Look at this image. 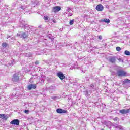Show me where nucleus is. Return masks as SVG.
I'll return each mask as SVG.
<instances>
[{"label":"nucleus","mask_w":130,"mask_h":130,"mask_svg":"<svg viewBox=\"0 0 130 130\" xmlns=\"http://www.w3.org/2000/svg\"><path fill=\"white\" fill-rule=\"evenodd\" d=\"M117 75L118 77H124L126 75V72L122 70H119L117 71Z\"/></svg>","instance_id":"obj_1"},{"label":"nucleus","mask_w":130,"mask_h":130,"mask_svg":"<svg viewBox=\"0 0 130 130\" xmlns=\"http://www.w3.org/2000/svg\"><path fill=\"white\" fill-rule=\"evenodd\" d=\"M17 36H19L21 38H23L25 39V38H27V37H28V35H27L25 32L23 33L22 32H20L19 33L17 34Z\"/></svg>","instance_id":"obj_2"},{"label":"nucleus","mask_w":130,"mask_h":130,"mask_svg":"<svg viewBox=\"0 0 130 130\" xmlns=\"http://www.w3.org/2000/svg\"><path fill=\"white\" fill-rule=\"evenodd\" d=\"M60 10H61L60 6H55L53 7L52 11L54 13H57V12H59Z\"/></svg>","instance_id":"obj_3"},{"label":"nucleus","mask_w":130,"mask_h":130,"mask_svg":"<svg viewBox=\"0 0 130 130\" xmlns=\"http://www.w3.org/2000/svg\"><path fill=\"white\" fill-rule=\"evenodd\" d=\"M12 81L15 83L19 81V75L18 74H15L13 76Z\"/></svg>","instance_id":"obj_4"},{"label":"nucleus","mask_w":130,"mask_h":130,"mask_svg":"<svg viewBox=\"0 0 130 130\" xmlns=\"http://www.w3.org/2000/svg\"><path fill=\"white\" fill-rule=\"evenodd\" d=\"M130 109H122L119 111V113H121V114H127V113H129Z\"/></svg>","instance_id":"obj_5"},{"label":"nucleus","mask_w":130,"mask_h":130,"mask_svg":"<svg viewBox=\"0 0 130 130\" xmlns=\"http://www.w3.org/2000/svg\"><path fill=\"white\" fill-rule=\"evenodd\" d=\"M11 124H13L14 125H19L20 124V120L18 119H14L11 122Z\"/></svg>","instance_id":"obj_6"},{"label":"nucleus","mask_w":130,"mask_h":130,"mask_svg":"<svg viewBox=\"0 0 130 130\" xmlns=\"http://www.w3.org/2000/svg\"><path fill=\"white\" fill-rule=\"evenodd\" d=\"M57 76L59 77L60 80H63L66 78V76H64L63 73H62V72H58L57 74Z\"/></svg>","instance_id":"obj_7"},{"label":"nucleus","mask_w":130,"mask_h":130,"mask_svg":"<svg viewBox=\"0 0 130 130\" xmlns=\"http://www.w3.org/2000/svg\"><path fill=\"white\" fill-rule=\"evenodd\" d=\"M103 9H104L103 6H102V5L101 4H99L96 7V10H97V11H99V12L103 11Z\"/></svg>","instance_id":"obj_8"},{"label":"nucleus","mask_w":130,"mask_h":130,"mask_svg":"<svg viewBox=\"0 0 130 130\" xmlns=\"http://www.w3.org/2000/svg\"><path fill=\"white\" fill-rule=\"evenodd\" d=\"M56 112L57 113L61 114V113H67L68 111L67 110H63L62 109H57L56 110Z\"/></svg>","instance_id":"obj_9"},{"label":"nucleus","mask_w":130,"mask_h":130,"mask_svg":"<svg viewBox=\"0 0 130 130\" xmlns=\"http://www.w3.org/2000/svg\"><path fill=\"white\" fill-rule=\"evenodd\" d=\"M27 89L28 90H32V89H36V84H30L27 86Z\"/></svg>","instance_id":"obj_10"},{"label":"nucleus","mask_w":130,"mask_h":130,"mask_svg":"<svg viewBox=\"0 0 130 130\" xmlns=\"http://www.w3.org/2000/svg\"><path fill=\"white\" fill-rule=\"evenodd\" d=\"M113 126H115L116 128H119L120 130H124V128L121 126L120 125H118L117 124L114 123Z\"/></svg>","instance_id":"obj_11"},{"label":"nucleus","mask_w":130,"mask_h":130,"mask_svg":"<svg viewBox=\"0 0 130 130\" xmlns=\"http://www.w3.org/2000/svg\"><path fill=\"white\" fill-rule=\"evenodd\" d=\"M109 61L112 62V63H114L116 61V58L115 57H111L109 59Z\"/></svg>","instance_id":"obj_12"},{"label":"nucleus","mask_w":130,"mask_h":130,"mask_svg":"<svg viewBox=\"0 0 130 130\" xmlns=\"http://www.w3.org/2000/svg\"><path fill=\"white\" fill-rule=\"evenodd\" d=\"M0 118H2V119H8V116H6V115L4 114H0Z\"/></svg>","instance_id":"obj_13"},{"label":"nucleus","mask_w":130,"mask_h":130,"mask_svg":"<svg viewBox=\"0 0 130 130\" xmlns=\"http://www.w3.org/2000/svg\"><path fill=\"white\" fill-rule=\"evenodd\" d=\"M56 89V87H55V86H51L49 88V91L51 93H52V92H54V91H55Z\"/></svg>","instance_id":"obj_14"},{"label":"nucleus","mask_w":130,"mask_h":130,"mask_svg":"<svg viewBox=\"0 0 130 130\" xmlns=\"http://www.w3.org/2000/svg\"><path fill=\"white\" fill-rule=\"evenodd\" d=\"M101 22H105V23H110V20L108 19H103L101 20Z\"/></svg>","instance_id":"obj_15"},{"label":"nucleus","mask_w":130,"mask_h":130,"mask_svg":"<svg viewBox=\"0 0 130 130\" xmlns=\"http://www.w3.org/2000/svg\"><path fill=\"white\" fill-rule=\"evenodd\" d=\"M127 83H130V80L129 79H125L123 81V84H126Z\"/></svg>","instance_id":"obj_16"},{"label":"nucleus","mask_w":130,"mask_h":130,"mask_svg":"<svg viewBox=\"0 0 130 130\" xmlns=\"http://www.w3.org/2000/svg\"><path fill=\"white\" fill-rule=\"evenodd\" d=\"M74 22H75V20H74V19L70 20V21L69 22L70 25H71V26H72V25H74Z\"/></svg>","instance_id":"obj_17"},{"label":"nucleus","mask_w":130,"mask_h":130,"mask_svg":"<svg viewBox=\"0 0 130 130\" xmlns=\"http://www.w3.org/2000/svg\"><path fill=\"white\" fill-rule=\"evenodd\" d=\"M125 55H130V52L129 51L126 50L124 52Z\"/></svg>","instance_id":"obj_18"},{"label":"nucleus","mask_w":130,"mask_h":130,"mask_svg":"<svg viewBox=\"0 0 130 130\" xmlns=\"http://www.w3.org/2000/svg\"><path fill=\"white\" fill-rule=\"evenodd\" d=\"M108 123L110 124V123H111V122H107V121H104V124L106 125V126H108Z\"/></svg>","instance_id":"obj_19"},{"label":"nucleus","mask_w":130,"mask_h":130,"mask_svg":"<svg viewBox=\"0 0 130 130\" xmlns=\"http://www.w3.org/2000/svg\"><path fill=\"white\" fill-rule=\"evenodd\" d=\"M114 121H117L118 120H119V118H117V117H115L114 118H113Z\"/></svg>","instance_id":"obj_20"},{"label":"nucleus","mask_w":130,"mask_h":130,"mask_svg":"<svg viewBox=\"0 0 130 130\" xmlns=\"http://www.w3.org/2000/svg\"><path fill=\"white\" fill-rule=\"evenodd\" d=\"M2 46H3V47H7V46H8V45H7V43H3L2 44Z\"/></svg>","instance_id":"obj_21"},{"label":"nucleus","mask_w":130,"mask_h":130,"mask_svg":"<svg viewBox=\"0 0 130 130\" xmlns=\"http://www.w3.org/2000/svg\"><path fill=\"white\" fill-rule=\"evenodd\" d=\"M116 49L117 51H120V50H121V48H120V47H117L116 48Z\"/></svg>","instance_id":"obj_22"},{"label":"nucleus","mask_w":130,"mask_h":130,"mask_svg":"<svg viewBox=\"0 0 130 130\" xmlns=\"http://www.w3.org/2000/svg\"><path fill=\"white\" fill-rule=\"evenodd\" d=\"M44 20H45L46 21H47V20H48V16H44Z\"/></svg>","instance_id":"obj_23"},{"label":"nucleus","mask_w":130,"mask_h":130,"mask_svg":"<svg viewBox=\"0 0 130 130\" xmlns=\"http://www.w3.org/2000/svg\"><path fill=\"white\" fill-rule=\"evenodd\" d=\"M72 16H73V14L72 13H69L68 14V16L69 17H72Z\"/></svg>","instance_id":"obj_24"},{"label":"nucleus","mask_w":130,"mask_h":130,"mask_svg":"<svg viewBox=\"0 0 130 130\" xmlns=\"http://www.w3.org/2000/svg\"><path fill=\"white\" fill-rule=\"evenodd\" d=\"M25 113H29V110H26L24 111Z\"/></svg>","instance_id":"obj_25"},{"label":"nucleus","mask_w":130,"mask_h":130,"mask_svg":"<svg viewBox=\"0 0 130 130\" xmlns=\"http://www.w3.org/2000/svg\"><path fill=\"white\" fill-rule=\"evenodd\" d=\"M21 8L22 10H25L26 9V7L25 6H21Z\"/></svg>","instance_id":"obj_26"},{"label":"nucleus","mask_w":130,"mask_h":130,"mask_svg":"<svg viewBox=\"0 0 130 130\" xmlns=\"http://www.w3.org/2000/svg\"><path fill=\"white\" fill-rule=\"evenodd\" d=\"M56 98H57V97L56 96H52V99H56Z\"/></svg>","instance_id":"obj_27"},{"label":"nucleus","mask_w":130,"mask_h":130,"mask_svg":"<svg viewBox=\"0 0 130 130\" xmlns=\"http://www.w3.org/2000/svg\"><path fill=\"white\" fill-rule=\"evenodd\" d=\"M24 28L25 29H29V27L27 25L24 26Z\"/></svg>","instance_id":"obj_28"},{"label":"nucleus","mask_w":130,"mask_h":130,"mask_svg":"<svg viewBox=\"0 0 130 130\" xmlns=\"http://www.w3.org/2000/svg\"><path fill=\"white\" fill-rule=\"evenodd\" d=\"M67 12H70V11H71V8H67Z\"/></svg>","instance_id":"obj_29"},{"label":"nucleus","mask_w":130,"mask_h":130,"mask_svg":"<svg viewBox=\"0 0 130 130\" xmlns=\"http://www.w3.org/2000/svg\"><path fill=\"white\" fill-rule=\"evenodd\" d=\"M99 39H100V40H101L102 39V36H99Z\"/></svg>","instance_id":"obj_30"},{"label":"nucleus","mask_w":130,"mask_h":130,"mask_svg":"<svg viewBox=\"0 0 130 130\" xmlns=\"http://www.w3.org/2000/svg\"><path fill=\"white\" fill-rule=\"evenodd\" d=\"M35 64H39V62L37 61L35 62Z\"/></svg>","instance_id":"obj_31"},{"label":"nucleus","mask_w":130,"mask_h":130,"mask_svg":"<svg viewBox=\"0 0 130 130\" xmlns=\"http://www.w3.org/2000/svg\"><path fill=\"white\" fill-rule=\"evenodd\" d=\"M90 87H91V88H94V85L91 84Z\"/></svg>","instance_id":"obj_32"},{"label":"nucleus","mask_w":130,"mask_h":130,"mask_svg":"<svg viewBox=\"0 0 130 130\" xmlns=\"http://www.w3.org/2000/svg\"><path fill=\"white\" fill-rule=\"evenodd\" d=\"M118 60H119L120 61H122V60H121V58H119Z\"/></svg>","instance_id":"obj_33"},{"label":"nucleus","mask_w":130,"mask_h":130,"mask_svg":"<svg viewBox=\"0 0 130 130\" xmlns=\"http://www.w3.org/2000/svg\"><path fill=\"white\" fill-rule=\"evenodd\" d=\"M26 55H27L28 56H30V55H29V53H27Z\"/></svg>","instance_id":"obj_34"},{"label":"nucleus","mask_w":130,"mask_h":130,"mask_svg":"<svg viewBox=\"0 0 130 130\" xmlns=\"http://www.w3.org/2000/svg\"><path fill=\"white\" fill-rule=\"evenodd\" d=\"M53 23H55V21L54 20H53Z\"/></svg>","instance_id":"obj_35"},{"label":"nucleus","mask_w":130,"mask_h":130,"mask_svg":"<svg viewBox=\"0 0 130 130\" xmlns=\"http://www.w3.org/2000/svg\"><path fill=\"white\" fill-rule=\"evenodd\" d=\"M102 130H104V129H102Z\"/></svg>","instance_id":"obj_36"}]
</instances>
